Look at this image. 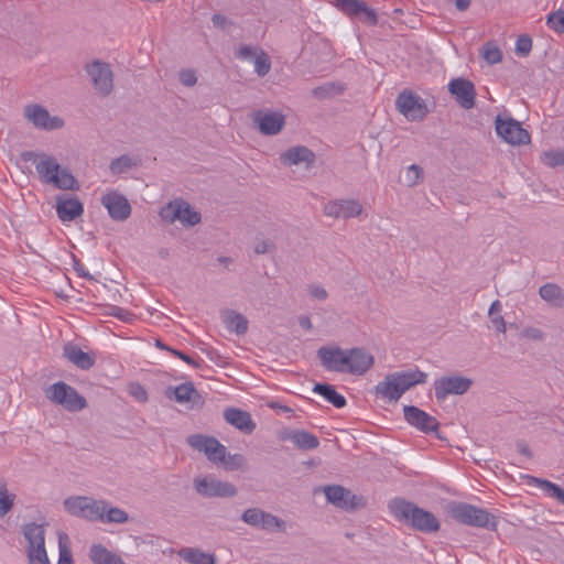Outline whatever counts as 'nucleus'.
I'll return each instance as SVG.
<instances>
[{
  "label": "nucleus",
  "instance_id": "nucleus-23",
  "mask_svg": "<svg viewBox=\"0 0 564 564\" xmlns=\"http://www.w3.org/2000/svg\"><path fill=\"white\" fill-rule=\"evenodd\" d=\"M280 160L284 165L305 163L306 167H311L315 162V153L305 145H296L284 151Z\"/></svg>",
  "mask_w": 564,
  "mask_h": 564
},
{
  "label": "nucleus",
  "instance_id": "nucleus-63",
  "mask_svg": "<svg viewBox=\"0 0 564 564\" xmlns=\"http://www.w3.org/2000/svg\"><path fill=\"white\" fill-rule=\"evenodd\" d=\"M300 326L306 330L312 329V322L308 316H301L299 318Z\"/></svg>",
  "mask_w": 564,
  "mask_h": 564
},
{
  "label": "nucleus",
  "instance_id": "nucleus-6",
  "mask_svg": "<svg viewBox=\"0 0 564 564\" xmlns=\"http://www.w3.org/2000/svg\"><path fill=\"white\" fill-rule=\"evenodd\" d=\"M45 397L54 404L69 412H77L87 406L86 399L75 388L64 381L55 382L45 389Z\"/></svg>",
  "mask_w": 564,
  "mask_h": 564
},
{
  "label": "nucleus",
  "instance_id": "nucleus-7",
  "mask_svg": "<svg viewBox=\"0 0 564 564\" xmlns=\"http://www.w3.org/2000/svg\"><path fill=\"white\" fill-rule=\"evenodd\" d=\"M64 508L72 516L102 522L107 501L83 496L69 497L64 500Z\"/></svg>",
  "mask_w": 564,
  "mask_h": 564
},
{
  "label": "nucleus",
  "instance_id": "nucleus-35",
  "mask_svg": "<svg viewBox=\"0 0 564 564\" xmlns=\"http://www.w3.org/2000/svg\"><path fill=\"white\" fill-rule=\"evenodd\" d=\"M345 90V86L338 83H326L322 86L315 87L312 90V95L317 99L333 98L341 95Z\"/></svg>",
  "mask_w": 564,
  "mask_h": 564
},
{
  "label": "nucleus",
  "instance_id": "nucleus-58",
  "mask_svg": "<svg viewBox=\"0 0 564 564\" xmlns=\"http://www.w3.org/2000/svg\"><path fill=\"white\" fill-rule=\"evenodd\" d=\"M108 315L115 316V317L126 322L128 319V317L130 316V313L122 307H119L116 305H110L108 307Z\"/></svg>",
  "mask_w": 564,
  "mask_h": 564
},
{
  "label": "nucleus",
  "instance_id": "nucleus-26",
  "mask_svg": "<svg viewBox=\"0 0 564 564\" xmlns=\"http://www.w3.org/2000/svg\"><path fill=\"white\" fill-rule=\"evenodd\" d=\"M58 218L63 221H72L84 213V206L76 197L58 199L56 205Z\"/></svg>",
  "mask_w": 564,
  "mask_h": 564
},
{
  "label": "nucleus",
  "instance_id": "nucleus-2",
  "mask_svg": "<svg viewBox=\"0 0 564 564\" xmlns=\"http://www.w3.org/2000/svg\"><path fill=\"white\" fill-rule=\"evenodd\" d=\"M24 161H31L43 184H48L63 191H78L79 183L69 169L62 167L57 159L45 153L26 151L22 153Z\"/></svg>",
  "mask_w": 564,
  "mask_h": 564
},
{
  "label": "nucleus",
  "instance_id": "nucleus-28",
  "mask_svg": "<svg viewBox=\"0 0 564 564\" xmlns=\"http://www.w3.org/2000/svg\"><path fill=\"white\" fill-rule=\"evenodd\" d=\"M539 295L552 307H564V291L556 283H545L541 285Z\"/></svg>",
  "mask_w": 564,
  "mask_h": 564
},
{
  "label": "nucleus",
  "instance_id": "nucleus-11",
  "mask_svg": "<svg viewBox=\"0 0 564 564\" xmlns=\"http://www.w3.org/2000/svg\"><path fill=\"white\" fill-rule=\"evenodd\" d=\"M193 485L195 491L204 498H229L237 494V488L231 482L212 476L196 477Z\"/></svg>",
  "mask_w": 564,
  "mask_h": 564
},
{
  "label": "nucleus",
  "instance_id": "nucleus-62",
  "mask_svg": "<svg viewBox=\"0 0 564 564\" xmlns=\"http://www.w3.org/2000/svg\"><path fill=\"white\" fill-rule=\"evenodd\" d=\"M518 452L527 457H531L532 453L529 448V446L524 442H518L517 443Z\"/></svg>",
  "mask_w": 564,
  "mask_h": 564
},
{
  "label": "nucleus",
  "instance_id": "nucleus-60",
  "mask_svg": "<svg viewBox=\"0 0 564 564\" xmlns=\"http://www.w3.org/2000/svg\"><path fill=\"white\" fill-rule=\"evenodd\" d=\"M73 268L77 272L78 276L93 280V276L89 274L88 271L84 269V265L82 264L80 260H78L75 256H73Z\"/></svg>",
  "mask_w": 564,
  "mask_h": 564
},
{
  "label": "nucleus",
  "instance_id": "nucleus-31",
  "mask_svg": "<svg viewBox=\"0 0 564 564\" xmlns=\"http://www.w3.org/2000/svg\"><path fill=\"white\" fill-rule=\"evenodd\" d=\"M90 558L95 564H124L120 557L108 551L101 544L91 546Z\"/></svg>",
  "mask_w": 564,
  "mask_h": 564
},
{
  "label": "nucleus",
  "instance_id": "nucleus-45",
  "mask_svg": "<svg viewBox=\"0 0 564 564\" xmlns=\"http://www.w3.org/2000/svg\"><path fill=\"white\" fill-rule=\"evenodd\" d=\"M15 495L9 494L6 482H0V517L6 516L13 507Z\"/></svg>",
  "mask_w": 564,
  "mask_h": 564
},
{
  "label": "nucleus",
  "instance_id": "nucleus-40",
  "mask_svg": "<svg viewBox=\"0 0 564 564\" xmlns=\"http://www.w3.org/2000/svg\"><path fill=\"white\" fill-rule=\"evenodd\" d=\"M336 3L339 10L351 18L361 17L365 6V2L360 0H336Z\"/></svg>",
  "mask_w": 564,
  "mask_h": 564
},
{
  "label": "nucleus",
  "instance_id": "nucleus-55",
  "mask_svg": "<svg viewBox=\"0 0 564 564\" xmlns=\"http://www.w3.org/2000/svg\"><path fill=\"white\" fill-rule=\"evenodd\" d=\"M308 294H310L312 297H314V299H316V300H319V301H324V300H326V299H327V296H328L327 291H326L323 286H321V285H318V284H312V285H310V286H308Z\"/></svg>",
  "mask_w": 564,
  "mask_h": 564
},
{
  "label": "nucleus",
  "instance_id": "nucleus-43",
  "mask_svg": "<svg viewBox=\"0 0 564 564\" xmlns=\"http://www.w3.org/2000/svg\"><path fill=\"white\" fill-rule=\"evenodd\" d=\"M134 163L131 158L127 154L120 155L119 158L113 159L109 164V170L112 174L118 175L126 173L130 170Z\"/></svg>",
  "mask_w": 564,
  "mask_h": 564
},
{
  "label": "nucleus",
  "instance_id": "nucleus-46",
  "mask_svg": "<svg viewBox=\"0 0 564 564\" xmlns=\"http://www.w3.org/2000/svg\"><path fill=\"white\" fill-rule=\"evenodd\" d=\"M404 178L406 186L417 185L423 180V169L417 164L410 165L405 171Z\"/></svg>",
  "mask_w": 564,
  "mask_h": 564
},
{
  "label": "nucleus",
  "instance_id": "nucleus-39",
  "mask_svg": "<svg viewBox=\"0 0 564 564\" xmlns=\"http://www.w3.org/2000/svg\"><path fill=\"white\" fill-rule=\"evenodd\" d=\"M540 161L549 167L564 166V150L543 151Z\"/></svg>",
  "mask_w": 564,
  "mask_h": 564
},
{
  "label": "nucleus",
  "instance_id": "nucleus-17",
  "mask_svg": "<svg viewBox=\"0 0 564 564\" xmlns=\"http://www.w3.org/2000/svg\"><path fill=\"white\" fill-rule=\"evenodd\" d=\"M448 91L464 109H471L476 104V89L469 79L457 77L448 83Z\"/></svg>",
  "mask_w": 564,
  "mask_h": 564
},
{
  "label": "nucleus",
  "instance_id": "nucleus-25",
  "mask_svg": "<svg viewBox=\"0 0 564 564\" xmlns=\"http://www.w3.org/2000/svg\"><path fill=\"white\" fill-rule=\"evenodd\" d=\"M64 357L77 368L88 370L95 364L94 357L83 351L77 345L66 344L63 351Z\"/></svg>",
  "mask_w": 564,
  "mask_h": 564
},
{
  "label": "nucleus",
  "instance_id": "nucleus-4",
  "mask_svg": "<svg viewBox=\"0 0 564 564\" xmlns=\"http://www.w3.org/2000/svg\"><path fill=\"white\" fill-rule=\"evenodd\" d=\"M427 375L420 369L389 373L376 386V394L390 402H397L412 387L424 383Z\"/></svg>",
  "mask_w": 564,
  "mask_h": 564
},
{
  "label": "nucleus",
  "instance_id": "nucleus-56",
  "mask_svg": "<svg viewBox=\"0 0 564 564\" xmlns=\"http://www.w3.org/2000/svg\"><path fill=\"white\" fill-rule=\"evenodd\" d=\"M275 249V245L270 240H260L254 246V252L257 254H264Z\"/></svg>",
  "mask_w": 564,
  "mask_h": 564
},
{
  "label": "nucleus",
  "instance_id": "nucleus-3",
  "mask_svg": "<svg viewBox=\"0 0 564 564\" xmlns=\"http://www.w3.org/2000/svg\"><path fill=\"white\" fill-rule=\"evenodd\" d=\"M389 509L399 521L405 522L417 531L431 533L440 529L437 518L413 502L395 498L390 501Z\"/></svg>",
  "mask_w": 564,
  "mask_h": 564
},
{
  "label": "nucleus",
  "instance_id": "nucleus-42",
  "mask_svg": "<svg viewBox=\"0 0 564 564\" xmlns=\"http://www.w3.org/2000/svg\"><path fill=\"white\" fill-rule=\"evenodd\" d=\"M501 308H502L501 303L498 300H496L491 303L488 314H489L492 326L498 332L505 333L506 332V322H505L502 315L500 314Z\"/></svg>",
  "mask_w": 564,
  "mask_h": 564
},
{
  "label": "nucleus",
  "instance_id": "nucleus-49",
  "mask_svg": "<svg viewBox=\"0 0 564 564\" xmlns=\"http://www.w3.org/2000/svg\"><path fill=\"white\" fill-rule=\"evenodd\" d=\"M532 50V39L527 35H520L516 42V53L519 56H528Z\"/></svg>",
  "mask_w": 564,
  "mask_h": 564
},
{
  "label": "nucleus",
  "instance_id": "nucleus-53",
  "mask_svg": "<svg viewBox=\"0 0 564 564\" xmlns=\"http://www.w3.org/2000/svg\"><path fill=\"white\" fill-rule=\"evenodd\" d=\"M180 82L186 87L194 86L197 83L195 72L193 69H182L180 72Z\"/></svg>",
  "mask_w": 564,
  "mask_h": 564
},
{
  "label": "nucleus",
  "instance_id": "nucleus-52",
  "mask_svg": "<svg viewBox=\"0 0 564 564\" xmlns=\"http://www.w3.org/2000/svg\"><path fill=\"white\" fill-rule=\"evenodd\" d=\"M129 393L140 402H145L148 400V392L140 383H131L129 386Z\"/></svg>",
  "mask_w": 564,
  "mask_h": 564
},
{
  "label": "nucleus",
  "instance_id": "nucleus-15",
  "mask_svg": "<svg viewBox=\"0 0 564 564\" xmlns=\"http://www.w3.org/2000/svg\"><path fill=\"white\" fill-rule=\"evenodd\" d=\"M86 72L98 94L108 96L112 91L113 74L108 63L96 59L87 64Z\"/></svg>",
  "mask_w": 564,
  "mask_h": 564
},
{
  "label": "nucleus",
  "instance_id": "nucleus-59",
  "mask_svg": "<svg viewBox=\"0 0 564 564\" xmlns=\"http://www.w3.org/2000/svg\"><path fill=\"white\" fill-rule=\"evenodd\" d=\"M170 352H172L174 356L178 357L180 359L184 360L186 364L193 366L194 368H199L200 362L192 358L191 356L184 354L181 350L177 349H170Z\"/></svg>",
  "mask_w": 564,
  "mask_h": 564
},
{
  "label": "nucleus",
  "instance_id": "nucleus-1",
  "mask_svg": "<svg viewBox=\"0 0 564 564\" xmlns=\"http://www.w3.org/2000/svg\"><path fill=\"white\" fill-rule=\"evenodd\" d=\"M316 355L325 370L354 376L365 375L375 364L373 356L361 347L322 346Z\"/></svg>",
  "mask_w": 564,
  "mask_h": 564
},
{
  "label": "nucleus",
  "instance_id": "nucleus-38",
  "mask_svg": "<svg viewBox=\"0 0 564 564\" xmlns=\"http://www.w3.org/2000/svg\"><path fill=\"white\" fill-rule=\"evenodd\" d=\"M181 200L182 198L172 200L160 209L159 215L163 221L173 224L180 218Z\"/></svg>",
  "mask_w": 564,
  "mask_h": 564
},
{
  "label": "nucleus",
  "instance_id": "nucleus-36",
  "mask_svg": "<svg viewBox=\"0 0 564 564\" xmlns=\"http://www.w3.org/2000/svg\"><path fill=\"white\" fill-rule=\"evenodd\" d=\"M104 520H102V523H118V524H121V523H126L128 522L129 520V514L118 508V507H112L108 501H107V508H105V511H104Z\"/></svg>",
  "mask_w": 564,
  "mask_h": 564
},
{
  "label": "nucleus",
  "instance_id": "nucleus-20",
  "mask_svg": "<svg viewBox=\"0 0 564 564\" xmlns=\"http://www.w3.org/2000/svg\"><path fill=\"white\" fill-rule=\"evenodd\" d=\"M405 421L424 433H431L437 431L440 423L438 421L414 405H404L403 408Z\"/></svg>",
  "mask_w": 564,
  "mask_h": 564
},
{
  "label": "nucleus",
  "instance_id": "nucleus-10",
  "mask_svg": "<svg viewBox=\"0 0 564 564\" xmlns=\"http://www.w3.org/2000/svg\"><path fill=\"white\" fill-rule=\"evenodd\" d=\"M241 520L250 527L267 532H285L286 523L276 516L260 508H249L241 514Z\"/></svg>",
  "mask_w": 564,
  "mask_h": 564
},
{
  "label": "nucleus",
  "instance_id": "nucleus-8",
  "mask_svg": "<svg viewBox=\"0 0 564 564\" xmlns=\"http://www.w3.org/2000/svg\"><path fill=\"white\" fill-rule=\"evenodd\" d=\"M28 541L29 564H50L45 550V529L43 524L26 523L22 529Z\"/></svg>",
  "mask_w": 564,
  "mask_h": 564
},
{
  "label": "nucleus",
  "instance_id": "nucleus-50",
  "mask_svg": "<svg viewBox=\"0 0 564 564\" xmlns=\"http://www.w3.org/2000/svg\"><path fill=\"white\" fill-rule=\"evenodd\" d=\"M259 46L241 45L235 53V56L240 61L253 59L258 53Z\"/></svg>",
  "mask_w": 564,
  "mask_h": 564
},
{
  "label": "nucleus",
  "instance_id": "nucleus-13",
  "mask_svg": "<svg viewBox=\"0 0 564 564\" xmlns=\"http://www.w3.org/2000/svg\"><path fill=\"white\" fill-rule=\"evenodd\" d=\"M473 383L470 378L460 375L443 376L434 381L435 398L441 402L451 394L462 395L471 388Z\"/></svg>",
  "mask_w": 564,
  "mask_h": 564
},
{
  "label": "nucleus",
  "instance_id": "nucleus-21",
  "mask_svg": "<svg viewBox=\"0 0 564 564\" xmlns=\"http://www.w3.org/2000/svg\"><path fill=\"white\" fill-rule=\"evenodd\" d=\"M327 501L341 509H355L360 498L340 485H329L323 488Z\"/></svg>",
  "mask_w": 564,
  "mask_h": 564
},
{
  "label": "nucleus",
  "instance_id": "nucleus-9",
  "mask_svg": "<svg viewBox=\"0 0 564 564\" xmlns=\"http://www.w3.org/2000/svg\"><path fill=\"white\" fill-rule=\"evenodd\" d=\"M497 134L511 145H523L531 141L530 133L511 117L497 116L495 120Z\"/></svg>",
  "mask_w": 564,
  "mask_h": 564
},
{
  "label": "nucleus",
  "instance_id": "nucleus-57",
  "mask_svg": "<svg viewBox=\"0 0 564 564\" xmlns=\"http://www.w3.org/2000/svg\"><path fill=\"white\" fill-rule=\"evenodd\" d=\"M63 536L66 538L65 534H59V558L57 564H73L70 552L62 545Z\"/></svg>",
  "mask_w": 564,
  "mask_h": 564
},
{
  "label": "nucleus",
  "instance_id": "nucleus-44",
  "mask_svg": "<svg viewBox=\"0 0 564 564\" xmlns=\"http://www.w3.org/2000/svg\"><path fill=\"white\" fill-rule=\"evenodd\" d=\"M481 56L490 65L498 64L502 61L501 50L492 43H487L482 46Z\"/></svg>",
  "mask_w": 564,
  "mask_h": 564
},
{
  "label": "nucleus",
  "instance_id": "nucleus-16",
  "mask_svg": "<svg viewBox=\"0 0 564 564\" xmlns=\"http://www.w3.org/2000/svg\"><path fill=\"white\" fill-rule=\"evenodd\" d=\"M24 116L37 129L51 131L61 129L64 126V120L61 117H52L47 109L41 105L25 106Z\"/></svg>",
  "mask_w": 564,
  "mask_h": 564
},
{
  "label": "nucleus",
  "instance_id": "nucleus-51",
  "mask_svg": "<svg viewBox=\"0 0 564 564\" xmlns=\"http://www.w3.org/2000/svg\"><path fill=\"white\" fill-rule=\"evenodd\" d=\"M357 19L369 25H376L378 22L376 11L369 8L366 3L364 6V9L361 10V17H357Z\"/></svg>",
  "mask_w": 564,
  "mask_h": 564
},
{
  "label": "nucleus",
  "instance_id": "nucleus-54",
  "mask_svg": "<svg viewBox=\"0 0 564 564\" xmlns=\"http://www.w3.org/2000/svg\"><path fill=\"white\" fill-rule=\"evenodd\" d=\"M212 22L215 28H218L221 30H227L229 26L234 25V22L221 13L213 14Z\"/></svg>",
  "mask_w": 564,
  "mask_h": 564
},
{
  "label": "nucleus",
  "instance_id": "nucleus-12",
  "mask_svg": "<svg viewBox=\"0 0 564 564\" xmlns=\"http://www.w3.org/2000/svg\"><path fill=\"white\" fill-rule=\"evenodd\" d=\"M395 107L400 113L412 121H421L429 113L424 99L409 89L399 94L395 99Z\"/></svg>",
  "mask_w": 564,
  "mask_h": 564
},
{
  "label": "nucleus",
  "instance_id": "nucleus-33",
  "mask_svg": "<svg viewBox=\"0 0 564 564\" xmlns=\"http://www.w3.org/2000/svg\"><path fill=\"white\" fill-rule=\"evenodd\" d=\"M529 485H534L543 490H547L552 497L556 498L564 506V489L546 479L533 476H525Z\"/></svg>",
  "mask_w": 564,
  "mask_h": 564
},
{
  "label": "nucleus",
  "instance_id": "nucleus-37",
  "mask_svg": "<svg viewBox=\"0 0 564 564\" xmlns=\"http://www.w3.org/2000/svg\"><path fill=\"white\" fill-rule=\"evenodd\" d=\"M173 395L176 402L184 403L193 401L198 393L192 382H185L173 389Z\"/></svg>",
  "mask_w": 564,
  "mask_h": 564
},
{
  "label": "nucleus",
  "instance_id": "nucleus-29",
  "mask_svg": "<svg viewBox=\"0 0 564 564\" xmlns=\"http://www.w3.org/2000/svg\"><path fill=\"white\" fill-rule=\"evenodd\" d=\"M223 322L230 332H235L237 335H245L248 332V319L235 311H225Z\"/></svg>",
  "mask_w": 564,
  "mask_h": 564
},
{
  "label": "nucleus",
  "instance_id": "nucleus-14",
  "mask_svg": "<svg viewBox=\"0 0 564 564\" xmlns=\"http://www.w3.org/2000/svg\"><path fill=\"white\" fill-rule=\"evenodd\" d=\"M187 443L194 449L203 452L214 464L225 462L226 447L215 437L203 434H193L187 437Z\"/></svg>",
  "mask_w": 564,
  "mask_h": 564
},
{
  "label": "nucleus",
  "instance_id": "nucleus-18",
  "mask_svg": "<svg viewBox=\"0 0 564 564\" xmlns=\"http://www.w3.org/2000/svg\"><path fill=\"white\" fill-rule=\"evenodd\" d=\"M323 213L327 217L348 219L359 216L362 205L356 199H334L324 205Z\"/></svg>",
  "mask_w": 564,
  "mask_h": 564
},
{
  "label": "nucleus",
  "instance_id": "nucleus-19",
  "mask_svg": "<svg viewBox=\"0 0 564 564\" xmlns=\"http://www.w3.org/2000/svg\"><path fill=\"white\" fill-rule=\"evenodd\" d=\"M101 204L108 210L109 216L117 221H124L131 215L129 200L120 193L110 191L101 198Z\"/></svg>",
  "mask_w": 564,
  "mask_h": 564
},
{
  "label": "nucleus",
  "instance_id": "nucleus-48",
  "mask_svg": "<svg viewBox=\"0 0 564 564\" xmlns=\"http://www.w3.org/2000/svg\"><path fill=\"white\" fill-rule=\"evenodd\" d=\"M224 464V467L227 470L234 471L240 469L245 463L246 458L241 454H232V455H225V462H220Z\"/></svg>",
  "mask_w": 564,
  "mask_h": 564
},
{
  "label": "nucleus",
  "instance_id": "nucleus-5",
  "mask_svg": "<svg viewBox=\"0 0 564 564\" xmlns=\"http://www.w3.org/2000/svg\"><path fill=\"white\" fill-rule=\"evenodd\" d=\"M448 513L459 523L490 531L497 530V517L484 508L466 502H452L448 506Z\"/></svg>",
  "mask_w": 564,
  "mask_h": 564
},
{
  "label": "nucleus",
  "instance_id": "nucleus-32",
  "mask_svg": "<svg viewBox=\"0 0 564 564\" xmlns=\"http://www.w3.org/2000/svg\"><path fill=\"white\" fill-rule=\"evenodd\" d=\"M180 555L191 564H216L213 554L205 553L198 549H182Z\"/></svg>",
  "mask_w": 564,
  "mask_h": 564
},
{
  "label": "nucleus",
  "instance_id": "nucleus-34",
  "mask_svg": "<svg viewBox=\"0 0 564 564\" xmlns=\"http://www.w3.org/2000/svg\"><path fill=\"white\" fill-rule=\"evenodd\" d=\"M180 218L177 220L185 227H192L200 223V214L184 199L181 200Z\"/></svg>",
  "mask_w": 564,
  "mask_h": 564
},
{
  "label": "nucleus",
  "instance_id": "nucleus-41",
  "mask_svg": "<svg viewBox=\"0 0 564 564\" xmlns=\"http://www.w3.org/2000/svg\"><path fill=\"white\" fill-rule=\"evenodd\" d=\"M254 72L259 77H264L271 69V61L269 55L262 50L258 48V53L253 58Z\"/></svg>",
  "mask_w": 564,
  "mask_h": 564
},
{
  "label": "nucleus",
  "instance_id": "nucleus-22",
  "mask_svg": "<svg viewBox=\"0 0 564 564\" xmlns=\"http://www.w3.org/2000/svg\"><path fill=\"white\" fill-rule=\"evenodd\" d=\"M254 122L258 124L259 131L264 135L278 134L284 127V116L279 112L263 113L257 112Z\"/></svg>",
  "mask_w": 564,
  "mask_h": 564
},
{
  "label": "nucleus",
  "instance_id": "nucleus-64",
  "mask_svg": "<svg viewBox=\"0 0 564 564\" xmlns=\"http://www.w3.org/2000/svg\"><path fill=\"white\" fill-rule=\"evenodd\" d=\"M455 6L459 11H465L470 6V0H454Z\"/></svg>",
  "mask_w": 564,
  "mask_h": 564
},
{
  "label": "nucleus",
  "instance_id": "nucleus-24",
  "mask_svg": "<svg viewBox=\"0 0 564 564\" xmlns=\"http://www.w3.org/2000/svg\"><path fill=\"white\" fill-rule=\"evenodd\" d=\"M224 417L227 423L246 434L252 433L256 429V423L252 421L250 413L247 411L236 408H228L224 412Z\"/></svg>",
  "mask_w": 564,
  "mask_h": 564
},
{
  "label": "nucleus",
  "instance_id": "nucleus-30",
  "mask_svg": "<svg viewBox=\"0 0 564 564\" xmlns=\"http://www.w3.org/2000/svg\"><path fill=\"white\" fill-rule=\"evenodd\" d=\"M313 392L322 395L327 402L332 403L337 409H341L346 405L345 397L338 393L332 384L315 383Z\"/></svg>",
  "mask_w": 564,
  "mask_h": 564
},
{
  "label": "nucleus",
  "instance_id": "nucleus-61",
  "mask_svg": "<svg viewBox=\"0 0 564 564\" xmlns=\"http://www.w3.org/2000/svg\"><path fill=\"white\" fill-rule=\"evenodd\" d=\"M522 335L527 338L533 340H541L543 338V333L541 329L535 327H528L522 332Z\"/></svg>",
  "mask_w": 564,
  "mask_h": 564
},
{
  "label": "nucleus",
  "instance_id": "nucleus-47",
  "mask_svg": "<svg viewBox=\"0 0 564 564\" xmlns=\"http://www.w3.org/2000/svg\"><path fill=\"white\" fill-rule=\"evenodd\" d=\"M547 25L557 33H564V11L558 10L549 14Z\"/></svg>",
  "mask_w": 564,
  "mask_h": 564
},
{
  "label": "nucleus",
  "instance_id": "nucleus-27",
  "mask_svg": "<svg viewBox=\"0 0 564 564\" xmlns=\"http://www.w3.org/2000/svg\"><path fill=\"white\" fill-rule=\"evenodd\" d=\"M282 440H290L300 449H315L319 445L318 438L304 430L290 431L282 436Z\"/></svg>",
  "mask_w": 564,
  "mask_h": 564
}]
</instances>
